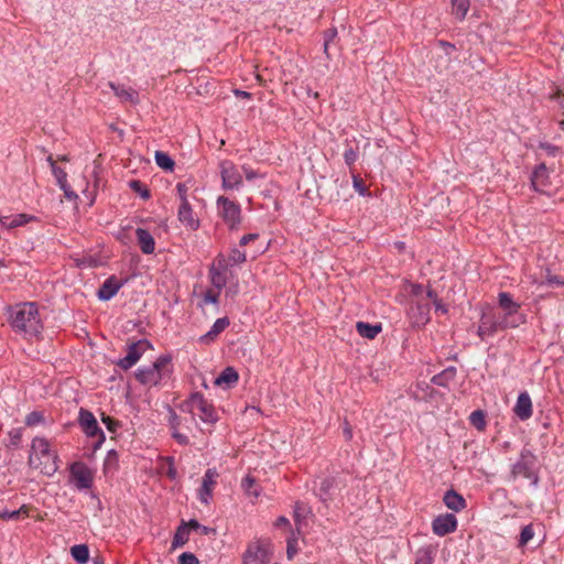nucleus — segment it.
Segmentation results:
<instances>
[{
  "instance_id": "obj_36",
  "label": "nucleus",
  "mask_w": 564,
  "mask_h": 564,
  "mask_svg": "<svg viewBox=\"0 0 564 564\" xmlns=\"http://www.w3.org/2000/svg\"><path fill=\"white\" fill-rule=\"evenodd\" d=\"M30 508L26 505L21 506L20 509L8 511L2 510L0 511V519L3 520H18L21 516L29 517Z\"/></svg>"
},
{
  "instance_id": "obj_35",
  "label": "nucleus",
  "mask_w": 564,
  "mask_h": 564,
  "mask_svg": "<svg viewBox=\"0 0 564 564\" xmlns=\"http://www.w3.org/2000/svg\"><path fill=\"white\" fill-rule=\"evenodd\" d=\"M453 13L458 20H464L469 10V0H452Z\"/></svg>"
},
{
  "instance_id": "obj_3",
  "label": "nucleus",
  "mask_w": 564,
  "mask_h": 564,
  "mask_svg": "<svg viewBox=\"0 0 564 564\" xmlns=\"http://www.w3.org/2000/svg\"><path fill=\"white\" fill-rule=\"evenodd\" d=\"M171 361L170 355H162L152 365L139 368L135 379L144 386H158L170 379L173 372Z\"/></svg>"
},
{
  "instance_id": "obj_21",
  "label": "nucleus",
  "mask_w": 564,
  "mask_h": 564,
  "mask_svg": "<svg viewBox=\"0 0 564 564\" xmlns=\"http://www.w3.org/2000/svg\"><path fill=\"white\" fill-rule=\"evenodd\" d=\"M108 86L120 99L121 102L137 105L139 102V94L137 90L126 87L123 85H117L112 82L108 83Z\"/></svg>"
},
{
  "instance_id": "obj_43",
  "label": "nucleus",
  "mask_w": 564,
  "mask_h": 564,
  "mask_svg": "<svg viewBox=\"0 0 564 564\" xmlns=\"http://www.w3.org/2000/svg\"><path fill=\"white\" fill-rule=\"evenodd\" d=\"M358 159V148L348 147L344 152L345 163L350 167Z\"/></svg>"
},
{
  "instance_id": "obj_34",
  "label": "nucleus",
  "mask_w": 564,
  "mask_h": 564,
  "mask_svg": "<svg viewBox=\"0 0 564 564\" xmlns=\"http://www.w3.org/2000/svg\"><path fill=\"white\" fill-rule=\"evenodd\" d=\"M188 534H189V531H188L187 525L185 523L180 525L173 536L172 547L173 549L182 547L188 541Z\"/></svg>"
},
{
  "instance_id": "obj_31",
  "label": "nucleus",
  "mask_w": 564,
  "mask_h": 564,
  "mask_svg": "<svg viewBox=\"0 0 564 564\" xmlns=\"http://www.w3.org/2000/svg\"><path fill=\"white\" fill-rule=\"evenodd\" d=\"M209 279L214 288L221 291L228 281L227 272L209 268Z\"/></svg>"
},
{
  "instance_id": "obj_7",
  "label": "nucleus",
  "mask_w": 564,
  "mask_h": 564,
  "mask_svg": "<svg viewBox=\"0 0 564 564\" xmlns=\"http://www.w3.org/2000/svg\"><path fill=\"white\" fill-rule=\"evenodd\" d=\"M508 329L505 322L500 319L497 312L494 310H489L487 312H482L477 329V335L481 340H485L489 337H494L498 332H502Z\"/></svg>"
},
{
  "instance_id": "obj_32",
  "label": "nucleus",
  "mask_w": 564,
  "mask_h": 564,
  "mask_svg": "<svg viewBox=\"0 0 564 564\" xmlns=\"http://www.w3.org/2000/svg\"><path fill=\"white\" fill-rule=\"evenodd\" d=\"M241 487L249 497L258 498L261 494L260 487L256 484V479L250 475L242 479Z\"/></svg>"
},
{
  "instance_id": "obj_20",
  "label": "nucleus",
  "mask_w": 564,
  "mask_h": 564,
  "mask_svg": "<svg viewBox=\"0 0 564 564\" xmlns=\"http://www.w3.org/2000/svg\"><path fill=\"white\" fill-rule=\"evenodd\" d=\"M409 314L414 326H424L430 321V305L416 302L411 305Z\"/></svg>"
},
{
  "instance_id": "obj_58",
  "label": "nucleus",
  "mask_w": 564,
  "mask_h": 564,
  "mask_svg": "<svg viewBox=\"0 0 564 564\" xmlns=\"http://www.w3.org/2000/svg\"><path fill=\"white\" fill-rule=\"evenodd\" d=\"M259 235L258 234H248V235H245L240 238V241H239V245L241 247L248 245L250 241H253L256 239H258Z\"/></svg>"
},
{
  "instance_id": "obj_22",
  "label": "nucleus",
  "mask_w": 564,
  "mask_h": 564,
  "mask_svg": "<svg viewBox=\"0 0 564 564\" xmlns=\"http://www.w3.org/2000/svg\"><path fill=\"white\" fill-rule=\"evenodd\" d=\"M531 184L535 191L540 192L549 185V170L544 163L539 164L532 172Z\"/></svg>"
},
{
  "instance_id": "obj_5",
  "label": "nucleus",
  "mask_w": 564,
  "mask_h": 564,
  "mask_svg": "<svg viewBox=\"0 0 564 564\" xmlns=\"http://www.w3.org/2000/svg\"><path fill=\"white\" fill-rule=\"evenodd\" d=\"M536 463V456L530 449L523 448L518 462L512 465L511 475L513 478L521 476L536 485L539 481Z\"/></svg>"
},
{
  "instance_id": "obj_49",
  "label": "nucleus",
  "mask_w": 564,
  "mask_h": 564,
  "mask_svg": "<svg viewBox=\"0 0 564 564\" xmlns=\"http://www.w3.org/2000/svg\"><path fill=\"white\" fill-rule=\"evenodd\" d=\"M53 175L56 178L57 185H61L63 183H67V173L59 166H53L52 171Z\"/></svg>"
},
{
  "instance_id": "obj_51",
  "label": "nucleus",
  "mask_w": 564,
  "mask_h": 564,
  "mask_svg": "<svg viewBox=\"0 0 564 564\" xmlns=\"http://www.w3.org/2000/svg\"><path fill=\"white\" fill-rule=\"evenodd\" d=\"M242 171L247 181H253L257 177H264L263 174L259 173L258 171L251 169L248 165H243Z\"/></svg>"
},
{
  "instance_id": "obj_59",
  "label": "nucleus",
  "mask_w": 564,
  "mask_h": 564,
  "mask_svg": "<svg viewBox=\"0 0 564 564\" xmlns=\"http://www.w3.org/2000/svg\"><path fill=\"white\" fill-rule=\"evenodd\" d=\"M344 435L347 441H350L352 438V429L347 422L345 423L344 426Z\"/></svg>"
},
{
  "instance_id": "obj_25",
  "label": "nucleus",
  "mask_w": 564,
  "mask_h": 564,
  "mask_svg": "<svg viewBox=\"0 0 564 564\" xmlns=\"http://www.w3.org/2000/svg\"><path fill=\"white\" fill-rule=\"evenodd\" d=\"M443 502L448 509L455 512L462 511L466 507V501L464 497L453 489L447 490L444 494Z\"/></svg>"
},
{
  "instance_id": "obj_19",
  "label": "nucleus",
  "mask_w": 564,
  "mask_h": 564,
  "mask_svg": "<svg viewBox=\"0 0 564 564\" xmlns=\"http://www.w3.org/2000/svg\"><path fill=\"white\" fill-rule=\"evenodd\" d=\"M177 218L189 230L195 231L199 228V219L195 216L189 203L180 204Z\"/></svg>"
},
{
  "instance_id": "obj_8",
  "label": "nucleus",
  "mask_w": 564,
  "mask_h": 564,
  "mask_svg": "<svg viewBox=\"0 0 564 564\" xmlns=\"http://www.w3.org/2000/svg\"><path fill=\"white\" fill-rule=\"evenodd\" d=\"M218 213L230 230H236L241 224V207L228 197L217 198Z\"/></svg>"
},
{
  "instance_id": "obj_52",
  "label": "nucleus",
  "mask_w": 564,
  "mask_h": 564,
  "mask_svg": "<svg viewBox=\"0 0 564 564\" xmlns=\"http://www.w3.org/2000/svg\"><path fill=\"white\" fill-rule=\"evenodd\" d=\"M219 294H220V291H218V290L217 291L208 290L204 294V302L205 303L217 304L218 300H219Z\"/></svg>"
},
{
  "instance_id": "obj_57",
  "label": "nucleus",
  "mask_w": 564,
  "mask_h": 564,
  "mask_svg": "<svg viewBox=\"0 0 564 564\" xmlns=\"http://www.w3.org/2000/svg\"><path fill=\"white\" fill-rule=\"evenodd\" d=\"M172 437L180 444V445H187L188 444V437L185 434H182L180 432H173Z\"/></svg>"
},
{
  "instance_id": "obj_4",
  "label": "nucleus",
  "mask_w": 564,
  "mask_h": 564,
  "mask_svg": "<svg viewBox=\"0 0 564 564\" xmlns=\"http://www.w3.org/2000/svg\"><path fill=\"white\" fill-rule=\"evenodd\" d=\"M498 305L501 312H497V314L508 328H517L525 323V316L520 313V303L513 301L510 293L500 292L498 294Z\"/></svg>"
},
{
  "instance_id": "obj_12",
  "label": "nucleus",
  "mask_w": 564,
  "mask_h": 564,
  "mask_svg": "<svg viewBox=\"0 0 564 564\" xmlns=\"http://www.w3.org/2000/svg\"><path fill=\"white\" fill-rule=\"evenodd\" d=\"M150 348H152V345L147 339H141L135 343H132L128 346L127 355L123 358L119 359L117 365L121 369L128 370L131 367H133L142 357V355Z\"/></svg>"
},
{
  "instance_id": "obj_13",
  "label": "nucleus",
  "mask_w": 564,
  "mask_h": 564,
  "mask_svg": "<svg viewBox=\"0 0 564 564\" xmlns=\"http://www.w3.org/2000/svg\"><path fill=\"white\" fill-rule=\"evenodd\" d=\"M220 176L224 189H239L242 186V175L230 161L220 163Z\"/></svg>"
},
{
  "instance_id": "obj_42",
  "label": "nucleus",
  "mask_w": 564,
  "mask_h": 564,
  "mask_svg": "<svg viewBox=\"0 0 564 564\" xmlns=\"http://www.w3.org/2000/svg\"><path fill=\"white\" fill-rule=\"evenodd\" d=\"M540 285L547 284L552 286H564V279L552 274L550 270H546L545 280L539 283Z\"/></svg>"
},
{
  "instance_id": "obj_41",
  "label": "nucleus",
  "mask_w": 564,
  "mask_h": 564,
  "mask_svg": "<svg viewBox=\"0 0 564 564\" xmlns=\"http://www.w3.org/2000/svg\"><path fill=\"white\" fill-rule=\"evenodd\" d=\"M230 267H232V265L230 264L228 258L225 257L223 253H219L215 258L213 264L210 265L212 269H216L218 271H225V272H227Z\"/></svg>"
},
{
  "instance_id": "obj_10",
  "label": "nucleus",
  "mask_w": 564,
  "mask_h": 564,
  "mask_svg": "<svg viewBox=\"0 0 564 564\" xmlns=\"http://www.w3.org/2000/svg\"><path fill=\"white\" fill-rule=\"evenodd\" d=\"M79 425L88 437H97V442L94 445V449L99 448L105 441V434L102 430L99 427L96 417L90 411L80 409Z\"/></svg>"
},
{
  "instance_id": "obj_46",
  "label": "nucleus",
  "mask_w": 564,
  "mask_h": 564,
  "mask_svg": "<svg viewBox=\"0 0 564 564\" xmlns=\"http://www.w3.org/2000/svg\"><path fill=\"white\" fill-rule=\"evenodd\" d=\"M43 420H44V416L41 412L33 411L26 415L25 424L29 426H33V425H36V424L43 422Z\"/></svg>"
},
{
  "instance_id": "obj_6",
  "label": "nucleus",
  "mask_w": 564,
  "mask_h": 564,
  "mask_svg": "<svg viewBox=\"0 0 564 564\" xmlns=\"http://www.w3.org/2000/svg\"><path fill=\"white\" fill-rule=\"evenodd\" d=\"M273 553L270 540L258 539L251 541L243 553V564H268Z\"/></svg>"
},
{
  "instance_id": "obj_18",
  "label": "nucleus",
  "mask_w": 564,
  "mask_h": 564,
  "mask_svg": "<svg viewBox=\"0 0 564 564\" xmlns=\"http://www.w3.org/2000/svg\"><path fill=\"white\" fill-rule=\"evenodd\" d=\"M513 412L521 421H527L532 416V401L527 391L519 393Z\"/></svg>"
},
{
  "instance_id": "obj_56",
  "label": "nucleus",
  "mask_w": 564,
  "mask_h": 564,
  "mask_svg": "<svg viewBox=\"0 0 564 564\" xmlns=\"http://www.w3.org/2000/svg\"><path fill=\"white\" fill-rule=\"evenodd\" d=\"M169 423H170V429H178V426H180V417L173 410H170Z\"/></svg>"
},
{
  "instance_id": "obj_62",
  "label": "nucleus",
  "mask_w": 564,
  "mask_h": 564,
  "mask_svg": "<svg viewBox=\"0 0 564 564\" xmlns=\"http://www.w3.org/2000/svg\"><path fill=\"white\" fill-rule=\"evenodd\" d=\"M434 305H435L436 311H440L442 313H446L447 312L446 306L440 300H435Z\"/></svg>"
},
{
  "instance_id": "obj_61",
  "label": "nucleus",
  "mask_w": 564,
  "mask_h": 564,
  "mask_svg": "<svg viewBox=\"0 0 564 564\" xmlns=\"http://www.w3.org/2000/svg\"><path fill=\"white\" fill-rule=\"evenodd\" d=\"M289 524L290 521L283 516L279 517L274 523L275 527H286Z\"/></svg>"
},
{
  "instance_id": "obj_29",
  "label": "nucleus",
  "mask_w": 564,
  "mask_h": 564,
  "mask_svg": "<svg viewBox=\"0 0 564 564\" xmlns=\"http://www.w3.org/2000/svg\"><path fill=\"white\" fill-rule=\"evenodd\" d=\"M229 325V319L227 317L217 318L215 323L213 324L209 332H207L204 336H202V340L206 339H214L216 338L221 332H224Z\"/></svg>"
},
{
  "instance_id": "obj_37",
  "label": "nucleus",
  "mask_w": 564,
  "mask_h": 564,
  "mask_svg": "<svg viewBox=\"0 0 564 564\" xmlns=\"http://www.w3.org/2000/svg\"><path fill=\"white\" fill-rule=\"evenodd\" d=\"M154 159H155V163L158 164L159 167L165 170V171H172L173 167H174V161L172 160V158L165 153V152H162V151H156L155 152V155H154Z\"/></svg>"
},
{
  "instance_id": "obj_63",
  "label": "nucleus",
  "mask_w": 564,
  "mask_h": 564,
  "mask_svg": "<svg viewBox=\"0 0 564 564\" xmlns=\"http://www.w3.org/2000/svg\"><path fill=\"white\" fill-rule=\"evenodd\" d=\"M10 435H11L13 444H18L20 442V438H21L20 432H18V431L11 432Z\"/></svg>"
},
{
  "instance_id": "obj_24",
  "label": "nucleus",
  "mask_w": 564,
  "mask_h": 564,
  "mask_svg": "<svg viewBox=\"0 0 564 564\" xmlns=\"http://www.w3.org/2000/svg\"><path fill=\"white\" fill-rule=\"evenodd\" d=\"M239 380V375L232 367L225 368L220 375L215 379L214 383L217 387L229 389L234 387Z\"/></svg>"
},
{
  "instance_id": "obj_15",
  "label": "nucleus",
  "mask_w": 564,
  "mask_h": 564,
  "mask_svg": "<svg viewBox=\"0 0 564 564\" xmlns=\"http://www.w3.org/2000/svg\"><path fill=\"white\" fill-rule=\"evenodd\" d=\"M434 534L445 536L457 529V519L453 513H445L436 517L432 522Z\"/></svg>"
},
{
  "instance_id": "obj_50",
  "label": "nucleus",
  "mask_w": 564,
  "mask_h": 564,
  "mask_svg": "<svg viewBox=\"0 0 564 564\" xmlns=\"http://www.w3.org/2000/svg\"><path fill=\"white\" fill-rule=\"evenodd\" d=\"M187 191H188V187L185 183H177L176 192H177L181 204L189 203L187 199Z\"/></svg>"
},
{
  "instance_id": "obj_38",
  "label": "nucleus",
  "mask_w": 564,
  "mask_h": 564,
  "mask_svg": "<svg viewBox=\"0 0 564 564\" xmlns=\"http://www.w3.org/2000/svg\"><path fill=\"white\" fill-rule=\"evenodd\" d=\"M534 536V530L532 524L524 525L521 529L519 540H518V546L523 547L530 542Z\"/></svg>"
},
{
  "instance_id": "obj_11",
  "label": "nucleus",
  "mask_w": 564,
  "mask_h": 564,
  "mask_svg": "<svg viewBox=\"0 0 564 564\" xmlns=\"http://www.w3.org/2000/svg\"><path fill=\"white\" fill-rule=\"evenodd\" d=\"M70 479L78 490L89 489L94 482V475L90 468L83 462H75L69 468Z\"/></svg>"
},
{
  "instance_id": "obj_2",
  "label": "nucleus",
  "mask_w": 564,
  "mask_h": 564,
  "mask_svg": "<svg viewBox=\"0 0 564 564\" xmlns=\"http://www.w3.org/2000/svg\"><path fill=\"white\" fill-rule=\"evenodd\" d=\"M58 456L47 438L36 436L32 440L29 465L46 476H53L58 469Z\"/></svg>"
},
{
  "instance_id": "obj_47",
  "label": "nucleus",
  "mask_w": 564,
  "mask_h": 564,
  "mask_svg": "<svg viewBox=\"0 0 564 564\" xmlns=\"http://www.w3.org/2000/svg\"><path fill=\"white\" fill-rule=\"evenodd\" d=\"M178 564H199V561L195 554L184 552L178 556Z\"/></svg>"
},
{
  "instance_id": "obj_23",
  "label": "nucleus",
  "mask_w": 564,
  "mask_h": 564,
  "mask_svg": "<svg viewBox=\"0 0 564 564\" xmlns=\"http://www.w3.org/2000/svg\"><path fill=\"white\" fill-rule=\"evenodd\" d=\"M135 237L140 249L144 254H152L154 252L155 240L149 230L144 228H137Z\"/></svg>"
},
{
  "instance_id": "obj_55",
  "label": "nucleus",
  "mask_w": 564,
  "mask_h": 564,
  "mask_svg": "<svg viewBox=\"0 0 564 564\" xmlns=\"http://www.w3.org/2000/svg\"><path fill=\"white\" fill-rule=\"evenodd\" d=\"M102 422L111 432H115L120 426V423L110 416H102Z\"/></svg>"
},
{
  "instance_id": "obj_30",
  "label": "nucleus",
  "mask_w": 564,
  "mask_h": 564,
  "mask_svg": "<svg viewBox=\"0 0 564 564\" xmlns=\"http://www.w3.org/2000/svg\"><path fill=\"white\" fill-rule=\"evenodd\" d=\"M119 467V456L115 449H110L104 460V473L113 474Z\"/></svg>"
},
{
  "instance_id": "obj_60",
  "label": "nucleus",
  "mask_w": 564,
  "mask_h": 564,
  "mask_svg": "<svg viewBox=\"0 0 564 564\" xmlns=\"http://www.w3.org/2000/svg\"><path fill=\"white\" fill-rule=\"evenodd\" d=\"M234 94H235L236 97H239V98H245V99H250L251 98V94L248 93V91H245V90L235 89Z\"/></svg>"
},
{
  "instance_id": "obj_1",
  "label": "nucleus",
  "mask_w": 564,
  "mask_h": 564,
  "mask_svg": "<svg viewBox=\"0 0 564 564\" xmlns=\"http://www.w3.org/2000/svg\"><path fill=\"white\" fill-rule=\"evenodd\" d=\"M11 327L19 333L36 336L42 329L37 305L34 302L19 303L9 310Z\"/></svg>"
},
{
  "instance_id": "obj_39",
  "label": "nucleus",
  "mask_w": 564,
  "mask_h": 564,
  "mask_svg": "<svg viewBox=\"0 0 564 564\" xmlns=\"http://www.w3.org/2000/svg\"><path fill=\"white\" fill-rule=\"evenodd\" d=\"M469 420L470 423L479 431H482L486 426L485 413L481 410L471 412Z\"/></svg>"
},
{
  "instance_id": "obj_48",
  "label": "nucleus",
  "mask_w": 564,
  "mask_h": 564,
  "mask_svg": "<svg viewBox=\"0 0 564 564\" xmlns=\"http://www.w3.org/2000/svg\"><path fill=\"white\" fill-rule=\"evenodd\" d=\"M352 186L361 196H366L368 194V188L359 176L352 177Z\"/></svg>"
},
{
  "instance_id": "obj_26",
  "label": "nucleus",
  "mask_w": 564,
  "mask_h": 564,
  "mask_svg": "<svg viewBox=\"0 0 564 564\" xmlns=\"http://www.w3.org/2000/svg\"><path fill=\"white\" fill-rule=\"evenodd\" d=\"M356 329L358 334L367 339H375L378 334L381 332V324H369L366 322H358L356 324Z\"/></svg>"
},
{
  "instance_id": "obj_33",
  "label": "nucleus",
  "mask_w": 564,
  "mask_h": 564,
  "mask_svg": "<svg viewBox=\"0 0 564 564\" xmlns=\"http://www.w3.org/2000/svg\"><path fill=\"white\" fill-rule=\"evenodd\" d=\"M70 554L79 564H85L89 560V549L86 544H76L72 546Z\"/></svg>"
},
{
  "instance_id": "obj_53",
  "label": "nucleus",
  "mask_w": 564,
  "mask_h": 564,
  "mask_svg": "<svg viewBox=\"0 0 564 564\" xmlns=\"http://www.w3.org/2000/svg\"><path fill=\"white\" fill-rule=\"evenodd\" d=\"M59 188L64 192V196L68 200H75L78 198L77 194L70 188L68 183H63L58 185Z\"/></svg>"
},
{
  "instance_id": "obj_45",
  "label": "nucleus",
  "mask_w": 564,
  "mask_h": 564,
  "mask_svg": "<svg viewBox=\"0 0 564 564\" xmlns=\"http://www.w3.org/2000/svg\"><path fill=\"white\" fill-rule=\"evenodd\" d=\"M337 36L336 28H330L324 32V52L328 55V48L332 41Z\"/></svg>"
},
{
  "instance_id": "obj_14",
  "label": "nucleus",
  "mask_w": 564,
  "mask_h": 564,
  "mask_svg": "<svg viewBox=\"0 0 564 564\" xmlns=\"http://www.w3.org/2000/svg\"><path fill=\"white\" fill-rule=\"evenodd\" d=\"M218 476L219 474L216 468H208L205 471L202 478V486L198 489V499L202 503L208 505L210 502Z\"/></svg>"
},
{
  "instance_id": "obj_44",
  "label": "nucleus",
  "mask_w": 564,
  "mask_h": 564,
  "mask_svg": "<svg viewBox=\"0 0 564 564\" xmlns=\"http://www.w3.org/2000/svg\"><path fill=\"white\" fill-rule=\"evenodd\" d=\"M130 187L138 193L143 199L150 198L149 189L140 181H131Z\"/></svg>"
},
{
  "instance_id": "obj_27",
  "label": "nucleus",
  "mask_w": 564,
  "mask_h": 564,
  "mask_svg": "<svg viewBox=\"0 0 564 564\" xmlns=\"http://www.w3.org/2000/svg\"><path fill=\"white\" fill-rule=\"evenodd\" d=\"M435 553V549L431 545L420 547L415 553L414 564H433Z\"/></svg>"
},
{
  "instance_id": "obj_16",
  "label": "nucleus",
  "mask_w": 564,
  "mask_h": 564,
  "mask_svg": "<svg viewBox=\"0 0 564 564\" xmlns=\"http://www.w3.org/2000/svg\"><path fill=\"white\" fill-rule=\"evenodd\" d=\"M123 285L124 281L119 280L116 275H110L104 281L97 291V296L100 301H109L119 292Z\"/></svg>"
},
{
  "instance_id": "obj_54",
  "label": "nucleus",
  "mask_w": 564,
  "mask_h": 564,
  "mask_svg": "<svg viewBox=\"0 0 564 564\" xmlns=\"http://www.w3.org/2000/svg\"><path fill=\"white\" fill-rule=\"evenodd\" d=\"M539 148L544 150L551 156H555L558 152V148L556 145L547 143V142H541L539 144Z\"/></svg>"
},
{
  "instance_id": "obj_40",
  "label": "nucleus",
  "mask_w": 564,
  "mask_h": 564,
  "mask_svg": "<svg viewBox=\"0 0 564 564\" xmlns=\"http://www.w3.org/2000/svg\"><path fill=\"white\" fill-rule=\"evenodd\" d=\"M227 258L232 267L236 264H241L247 260L246 252L239 250L236 247L230 250Z\"/></svg>"
},
{
  "instance_id": "obj_9",
  "label": "nucleus",
  "mask_w": 564,
  "mask_h": 564,
  "mask_svg": "<svg viewBox=\"0 0 564 564\" xmlns=\"http://www.w3.org/2000/svg\"><path fill=\"white\" fill-rule=\"evenodd\" d=\"M187 406L193 414L198 415L205 423H215L218 420L214 406L199 392L191 395Z\"/></svg>"
},
{
  "instance_id": "obj_28",
  "label": "nucleus",
  "mask_w": 564,
  "mask_h": 564,
  "mask_svg": "<svg viewBox=\"0 0 564 564\" xmlns=\"http://www.w3.org/2000/svg\"><path fill=\"white\" fill-rule=\"evenodd\" d=\"M456 376V369L454 367H448L442 372L435 375L432 378V383L440 387H447L451 381L454 380Z\"/></svg>"
},
{
  "instance_id": "obj_17",
  "label": "nucleus",
  "mask_w": 564,
  "mask_h": 564,
  "mask_svg": "<svg viewBox=\"0 0 564 564\" xmlns=\"http://www.w3.org/2000/svg\"><path fill=\"white\" fill-rule=\"evenodd\" d=\"M33 215L21 213L12 216L0 215V226L7 230H12L18 227L25 226L26 224L36 220Z\"/></svg>"
},
{
  "instance_id": "obj_64",
  "label": "nucleus",
  "mask_w": 564,
  "mask_h": 564,
  "mask_svg": "<svg viewBox=\"0 0 564 564\" xmlns=\"http://www.w3.org/2000/svg\"><path fill=\"white\" fill-rule=\"evenodd\" d=\"M427 296H429L431 300H433V302H434V303H435V300H438V299H437V294H436V292H435L434 290H432V289H429V290H427Z\"/></svg>"
}]
</instances>
